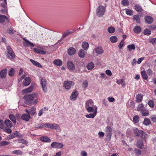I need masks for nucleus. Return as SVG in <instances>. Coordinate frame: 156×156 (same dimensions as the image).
Wrapping results in <instances>:
<instances>
[{"mask_svg": "<svg viewBox=\"0 0 156 156\" xmlns=\"http://www.w3.org/2000/svg\"><path fill=\"white\" fill-rule=\"evenodd\" d=\"M88 82L86 80H84L83 81L82 87H83L86 88L87 87Z\"/></svg>", "mask_w": 156, "mask_h": 156, "instance_id": "e2e57ef3", "label": "nucleus"}, {"mask_svg": "<svg viewBox=\"0 0 156 156\" xmlns=\"http://www.w3.org/2000/svg\"><path fill=\"white\" fill-rule=\"evenodd\" d=\"M36 108L34 107H33L31 108L30 110L29 111L27 109L25 110V111L27 114H29L32 116H34L36 114Z\"/></svg>", "mask_w": 156, "mask_h": 156, "instance_id": "9d476101", "label": "nucleus"}, {"mask_svg": "<svg viewBox=\"0 0 156 156\" xmlns=\"http://www.w3.org/2000/svg\"><path fill=\"white\" fill-rule=\"evenodd\" d=\"M79 55L80 58L84 57L85 55V52L84 51L83 49H81L79 52Z\"/></svg>", "mask_w": 156, "mask_h": 156, "instance_id": "473e14b6", "label": "nucleus"}, {"mask_svg": "<svg viewBox=\"0 0 156 156\" xmlns=\"http://www.w3.org/2000/svg\"><path fill=\"white\" fill-rule=\"evenodd\" d=\"M45 127H47L48 128L52 129V123H44Z\"/></svg>", "mask_w": 156, "mask_h": 156, "instance_id": "bf43d9fd", "label": "nucleus"}, {"mask_svg": "<svg viewBox=\"0 0 156 156\" xmlns=\"http://www.w3.org/2000/svg\"><path fill=\"white\" fill-rule=\"evenodd\" d=\"M30 118V115L28 114H24L21 116V118L23 120L26 121H29Z\"/></svg>", "mask_w": 156, "mask_h": 156, "instance_id": "5701e85b", "label": "nucleus"}, {"mask_svg": "<svg viewBox=\"0 0 156 156\" xmlns=\"http://www.w3.org/2000/svg\"><path fill=\"white\" fill-rule=\"evenodd\" d=\"M51 146L53 148H60L63 147V145L61 143L55 142L51 144Z\"/></svg>", "mask_w": 156, "mask_h": 156, "instance_id": "1a4fd4ad", "label": "nucleus"}, {"mask_svg": "<svg viewBox=\"0 0 156 156\" xmlns=\"http://www.w3.org/2000/svg\"><path fill=\"white\" fill-rule=\"evenodd\" d=\"M86 109L88 112H93L95 108H94L93 106L85 108Z\"/></svg>", "mask_w": 156, "mask_h": 156, "instance_id": "c03bdc74", "label": "nucleus"}, {"mask_svg": "<svg viewBox=\"0 0 156 156\" xmlns=\"http://www.w3.org/2000/svg\"><path fill=\"white\" fill-rule=\"evenodd\" d=\"M40 140L43 142H50L51 141L50 139L46 136L41 137L40 138Z\"/></svg>", "mask_w": 156, "mask_h": 156, "instance_id": "c85d7f7f", "label": "nucleus"}, {"mask_svg": "<svg viewBox=\"0 0 156 156\" xmlns=\"http://www.w3.org/2000/svg\"><path fill=\"white\" fill-rule=\"evenodd\" d=\"M14 134L15 135V137H17L18 138H21L23 136V135L17 131L14 132Z\"/></svg>", "mask_w": 156, "mask_h": 156, "instance_id": "de8ad7c7", "label": "nucleus"}, {"mask_svg": "<svg viewBox=\"0 0 156 156\" xmlns=\"http://www.w3.org/2000/svg\"><path fill=\"white\" fill-rule=\"evenodd\" d=\"M140 118L137 115L134 116L133 118V121L135 123H137L139 121Z\"/></svg>", "mask_w": 156, "mask_h": 156, "instance_id": "37998d69", "label": "nucleus"}, {"mask_svg": "<svg viewBox=\"0 0 156 156\" xmlns=\"http://www.w3.org/2000/svg\"><path fill=\"white\" fill-rule=\"evenodd\" d=\"M7 70L6 69H5L0 71V78H5L6 77Z\"/></svg>", "mask_w": 156, "mask_h": 156, "instance_id": "4468645a", "label": "nucleus"}, {"mask_svg": "<svg viewBox=\"0 0 156 156\" xmlns=\"http://www.w3.org/2000/svg\"><path fill=\"white\" fill-rule=\"evenodd\" d=\"M133 30L135 33H139L141 31V27L138 26H136L134 28Z\"/></svg>", "mask_w": 156, "mask_h": 156, "instance_id": "c9c22d12", "label": "nucleus"}, {"mask_svg": "<svg viewBox=\"0 0 156 156\" xmlns=\"http://www.w3.org/2000/svg\"><path fill=\"white\" fill-rule=\"evenodd\" d=\"M78 94V93L76 90H74L70 96V99L72 101H74L76 100Z\"/></svg>", "mask_w": 156, "mask_h": 156, "instance_id": "f8f14e48", "label": "nucleus"}, {"mask_svg": "<svg viewBox=\"0 0 156 156\" xmlns=\"http://www.w3.org/2000/svg\"><path fill=\"white\" fill-rule=\"evenodd\" d=\"M133 19L135 20L137 23H139L140 22V19L139 16L135 15L133 16Z\"/></svg>", "mask_w": 156, "mask_h": 156, "instance_id": "603ef678", "label": "nucleus"}, {"mask_svg": "<svg viewBox=\"0 0 156 156\" xmlns=\"http://www.w3.org/2000/svg\"><path fill=\"white\" fill-rule=\"evenodd\" d=\"M12 153L14 154L20 155L22 154V152L20 150H17L13 151Z\"/></svg>", "mask_w": 156, "mask_h": 156, "instance_id": "5fc2aeb1", "label": "nucleus"}, {"mask_svg": "<svg viewBox=\"0 0 156 156\" xmlns=\"http://www.w3.org/2000/svg\"><path fill=\"white\" fill-rule=\"evenodd\" d=\"M41 33L44 36H49L50 35L51 31L47 29L42 28L40 30Z\"/></svg>", "mask_w": 156, "mask_h": 156, "instance_id": "423d86ee", "label": "nucleus"}, {"mask_svg": "<svg viewBox=\"0 0 156 156\" xmlns=\"http://www.w3.org/2000/svg\"><path fill=\"white\" fill-rule=\"evenodd\" d=\"M143 97L141 94L136 95L135 98L136 101L138 103L141 102L142 100Z\"/></svg>", "mask_w": 156, "mask_h": 156, "instance_id": "aec40b11", "label": "nucleus"}, {"mask_svg": "<svg viewBox=\"0 0 156 156\" xmlns=\"http://www.w3.org/2000/svg\"><path fill=\"white\" fill-rule=\"evenodd\" d=\"M124 42L123 41V40H122V41L120 43L118 46L119 48V49H121L122 48V47L124 45Z\"/></svg>", "mask_w": 156, "mask_h": 156, "instance_id": "338daca9", "label": "nucleus"}, {"mask_svg": "<svg viewBox=\"0 0 156 156\" xmlns=\"http://www.w3.org/2000/svg\"><path fill=\"white\" fill-rule=\"evenodd\" d=\"M150 118L153 122H156V115H153L150 117Z\"/></svg>", "mask_w": 156, "mask_h": 156, "instance_id": "774afa93", "label": "nucleus"}, {"mask_svg": "<svg viewBox=\"0 0 156 156\" xmlns=\"http://www.w3.org/2000/svg\"><path fill=\"white\" fill-rule=\"evenodd\" d=\"M127 48H128L129 51H130L132 49L134 50L135 49V46L133 44L128 45Z\"/></svg>", "mask_w": 156, "mask_h": 156, "instance_id": "09e8293b", "label": "nucleus"}, {"mask_svg": "<svg viewBox=\"0 0 156 156\" xmlns=\"http://www.w3.org/2000/svg\"><path fill=\"white\" fill-rule=\"evenodd\" d=\"M37 95V94H28L24 97V98L25 100L26 103L27 104H36L38 102V99L37 98L35 99Z\"/></svg>", "mask_w": 156, "mask_h": 156, "instance_id": "f257e3e1", "label": "nucleus"}, {"mask_svg": "<svg viewBox=\"0 0 156 156\" xmlns=\"http://www.w3.org/2000/svg\"><path fill=\"white\" fill-rule=\"evenodd\" d=\"M23 44L25 46L28 47L30 46L31 47H34V44L27 40H24L23 42Z\"/></svg>", "mask_w": 156, "mask_h": 156, "instance_id": "dca6fc26", "label": "nucleus"}, {"mask_svg": "<svg viewBox=\"0 0 156 156\" xmlns=\"http://www.w3.org/2000/svg\"><path fill=\"white\" fill-rule=\"evenodd\" d=\"M9 142L6 141H2L0 143V146H5L9 144Z\"/></svg>", "mask_w": 156, "mask_h": 156, "instance_id": "6e6d98bb", "label": "nucleus"}, {"mask_svg": "<svg viewBox=\"0 0 156 156\" xmlns=\"http://www.w3.org/2000/svg\"><path fill=\"white\" fill-rule=\"evenodd\" d=\"M9 118L14 123H16V119L14 116L13 114H10L9 115Z\"/></svg>", "mask_w": 156, "mask_h": 156, "instance_id": "4c0bfd02", "label": "nucleus"}, {"mask_svg": "<svg viewBox=\"0 0 156 156\" xmlns=\"http://www.w3.org/2000/svg\"><path fill=\"white\" fill-rule=\"evenodd\" d=\"M141 130H138L136 128H135L133 129V132L136 136H139V135H140V133L141 132Z\"/></svg>", "mask_w": 156, "mask_h": 156, "instance_id": "c756f323", "label": "nucleus"}, {"mask_svg": "<svg viewBox=\"0 0 156 156\" xmlns=\"http://www.w3.org/2000/svg\"><path fill=\"white\" fill-rule=\"evenodd\" d=\"M115 28L112 27H110L108 28V31L110 33H113L115 31Z\"/></svg>", "mask_w": 156, "mask_h": 156, "instance_id": "49530a36", "label": "nucleus"}, {"mask_svg": "<svg viewBox=\"0 0 156 156\" xmlns=\"http://www.w3.org/2000/svg\"><path fill=\"white\" fill-rule=\"evenodd\" d=\"M94 67V64L92 62H91L90 63L88 64L87 66V68L88 70H91L93 69Z\"/></svg>", "mask_w": 156, "mask_h": 156, "instance_id": "a19ab883", "label": "nucleus"}, {"mask_svg": "<svg viewBox=\"0 0 156 156\" xmlns=\"http://www.w3.org/2000/svg\"><path fill=\"white\" fill-rule=\"evenodd\" d=\"M126 13L128 15L132 16L133 15V11L129 9H127L126 11Z\"/></svg>", "mask_w": 156, "mask_h": 156, "instance_id": "13d9d810", "label": "nucleus"}, {"mask_svg": "<svg viewBox=\"0 0 156 156\" xmlns=\"http://www.w3.org/2000/svg\"><path fill=\"white\" fill-rule=\"evenodd\" d=\"M41 83L42 85L43 90L44 92H46L47 90L46 86L47 84L46 80L45 79L41 78Z\"/></svg>", "mask_w": 156, "mask_h": 156, "instance_id": "0eeeda50", "label": "nucleus"}, {"mask_svg": "<svg viewBox=\"0 0 156 156\" xmlns=\"http://www.w3.org/2000/svg\"><path fill=\"white\" fill-rule=\"evenodd\" d=\"M136 145L140 149L145 148V147H144V143L143 142L142 140L138 141Z\"/></svg>", "mask_w": 156, "mask_h": 156, "instance_id": "a211bd4d", "label": "nucleus"}, {"mask_svg": "<svg viewBox=\"0 0 156 156\" xmlns=\"http://www.w3.org/2000/svg\"><path fill=\"white\" fill-rule=\"evenodd\" d=\"M94 102L91 100L87 101L85 104V108L93 106Z\"/></svg>", "mask_w": 156, "mask_h": 156, "instance_id": "a878e982", "label": "nucleus"}, {"mask_svg": "<svg viewBox=\"0 0 156 156\" xmlns=\"http://www.w3.org/2000/svg\"><path fill=\"white\" fill-rule=\"evenodd\" d=\"M9 75V76H13L15 74V70L13 68H11L8 73Z\"/></svg>", "mask_w": 156, "mask_h": 156, "instance_id": "8fccbe9b", "label": "nucleus"}, {"mask_svg": "<svg viewBox=\"0 0 156 156\" xmlns=\"http://www.w3.org/2000/svg\"><path fill=\"white\" fill-rule=\"evenodd\" d=\"M33 89V87L31 86L29 88L22 90V92L23 93H29L31 92Z\"/></svg>", "mask_w": 156, "mask_h": 156, "instance_id": "bb28decb", "label": "nucleus"}, {"mask_svg": "<svg viewBox=\"0 0 156 156\" xmlns=\"http://www.w3.org/2000/svg\"><path fill=\"white\" fill-rule=\"evenodd\" d=\"M67 66L69 69L70 70H73L75 67L71 61H68L67 63Z\"/></svg>", "mask_w": 156, "mask_h": 156, "instance_id": "f3484780", "label": "nucleus"}, {"mask_svg": "<svg viewBox=\"0 0 156 156\" xmlns=\"http://www.w3.org/2000/svg\"><path fill=\"white\" fill-rule=\"evenodd\" d=\"M105 10V7L102 5H100L96 10V13L97 16L99 17H102L104 14Z\"/></svg>", "mask_w": 156, "mask_h": 156, "instance_id": "7ed1b4c3", "label": "nucleus"}, {"mask_svg": "<svg viewBox=\"0 0 156 156\" xmlns=\"http://www.w3.org/2000/svg\"><path fill=\"white\" fill-rule=\"evenodd\" d=\"M135 10L138 12H141L143 9L141 7L138 5H135L134 6Z\"/></svg>", "mask_w": 156, "mask_h": 156, "instance_id": "79ce46f5", "label": "nucleus"}, {"mask_svg": "<svg viewBox=\"0 0 156 156\" xmlns=\"http://www.w3.org/2000/svg\"><path fill=\"white\" fill-rule=\"evenodd\" d=\"M7 51L6 53L7 58L10 60L14 59L16 58V55L12 49L9 46L7 47Z\"/></svg>", "mask_w": 156, "mask_h": 156, "instance_id": "f03ea898", "label": "nucleus"}, {"mask_svg": "<svg viewBox=\"0 0 156 156\" xmlns=\"http://www.w3.org/2000/svg\"><path fill=\"white\" fill-rule=\"evenodd\" d=\"M143 123L145 126H148L151 124V121L149 119L145 118Z\"/></svg>", "mask_w": 156, "mask_h": 156, "instance_id": "2f4dec72", "label": "nucleus"}, {"mask_svg": "<svg viewBox=\"0 0 156 156\" xmlns=\"http://www.w3.org/2000/svg\"><path fill=\"white\" fill-rule=\"evenodd\" d=\"M141 74L144 80H146L147 78V76L146 74V72L144 71H143L141 72Z\"/></svg>", "mask_w": 156, "mask_h": 156, "instance_id": "3c124183", "label": "nucleus"}, {"mask_svg": "<svg viewBox=\"0 0 156 156\" xmlns=\"http://www.w3.org/2000/svg\"><path fill=\"white\" fill-rule=\"evenodd\" d=\"M30 83V80L29 77H26L23 81V85L25 86H28Z\"/></svg>", "mask_w": 156, "mask_h": 156, "instance_id": "2eb2a0df", "label": "nucleus"}, {"mask_svg": "<svg viewBox=\"0 0 156 156\" xmlns=\"http://www.w3.org/2000/svg\"><path fill=\"white\" fill-rule=\"evenodd\" d=\"M53 63L55 65L58 66H60L62 65V61L58 59L55 60L53 61Z\"/></svg>", "mask_w": 156, "mask_h": 156, "instance_id": "72a5a7b5", "label": "nucleus"}, {"mask_svg": "<svg viewBox=\"0 0 156 156\" xmlns=\"http://www.w3.org/2000/svg\"><path fill=\"white\" fill-rule=\"evenodd\" d=\"M147 135V134L144 131L142 130L140 133V135H139V136H140L142 138H144L146 137Z\"/></svg>", "mask_w": 156, "mask_h": 156, "instance_id": "0e129e2a", "label": "nucleus"}, {"mask_svg": "<svg viewBox=\"0 0 156 156\" xmlns=\"http://www.w3.org/2000/svg\"><path fill=\"white\" fill-rule=\"evenodd\" d=\"M75 31L74 29L67 30L63 33L62 34V38H64L69 35L73 33Z\"/></svg>", "mask_w": 156, "mask_h": 156, "instance_id": "6e6552de", "label": "nucleus"}, {"mask_svg": "<svg viewBox=\"0 0 156 156\" xmlns=\"http://www.w3.org/2000/svg\"><path fill=\"white\" fill-rule=\"evenodd\" d=\"M112 127L109 126H108L105 129V132L108 140H110L111 139L112 134Z\"/></svg>", "mask_w": 156, "mask_h": 156, "instance_id": "20e7f679", "label": "nucleus"}, {"mask_svg": "<svg viewBox=\"0 0 156 156\" xmlns=\"http://www.w3.org/2000/svg\"><path fill=\"white\" fill-rule=\"evenodd\" d=\"M116 83L119 85L121 84L123 87H125L126 86V83L124 80L122 79H120L119 80H117Z\"/></svg>", "mask_w": 156, "mask_h": 156, "instance_id": "393cba45", "label": "nucleus"}, {"mask_svg": "<svg viewBox=\"0 0 156 156\" xmlns=\"http://www.w3.org/2000/svg\"><path fill=\"white\" fill-rule=\"evenodd\" d=\"M145 20L146 23L150 24L153 22V19L151 16H147L145 17Z\"/></svg>", "mask_w": 156, "mask_h": 156, "instance_id": "b1692460", "label": "nucleus"}, {"mask_svg": "<svg viewBox=\"0 0 156 156\" xmlns=\"http://www.w3.org/2000/svg\"><path fill=\"white\" fill-rule=\"evenodd\" d=\"M74 84V83L73 82L68 80L64 81L63 83V86L67 90H69Z\"/></svg>", "mask_w": 156, "mask_h": 156, "instance_id": "39448f33", "label": "nucleus"}, {"mask_svg": "<svg viewBox=\"0 0 156 156\" xmlns=\"http://www.w3.org/2000/svg\"><path fill=\"white\" fill-rule=\"evenodd\" d=\"M122 2L123 5L126 6L128 5L129 3V2L128 0H123Z\"/></svg>", "mask_w": 156, "mask_h": 156, "instance_id": "69168bd1", "label": "nucleus"}, {"mask_svg": "<svg viewBox=\"0 0 156 156\" xmlns=\"http://www.w3.org/2000/svg\"><path fill=\"white\" fill-rule=\"evenodd\" d=\"M76 52L75 49L73 47L69 48L68 51V54L70 55H73Z\"/></svg>", "mask_w": 156, "mask_h": 156, "instance_id": "412c9836", "label": "nucleus"}, {"mask_svg": "<svg viewBox=\"0 0 156 156\" xmlns=\"http://www.w3.org/2000/svg\"><path fill=\"white\" fill-rule=\"evenodd\" d=\"M5 125L8 127L11 128L12 126V124L9 119L5 120L4 122Z\"/></svg>", "mask_w": 156, "mask_h": 156, "instance_id": "cd10ccee", "label": "nucleus"}, {"mask_svg": "<svg viewBox=\"0 0 156 156\" xmlns=\"http://www.w3.org/2000/svg\"><path fill=\"white\" fill-rule=\"evenodd\" d=\"M137 110L140 111V112L144 109V107L142 104H140L138 105L137 108Z\"/></svg>", "mask_w": 156, "mask_h": 156, "instance_id": "58836bf2", "label": "nucleus"}, {"mask_svg": "<svg viewBox=\"0 0 156 156\" xmlns=\"http://www.w3.org/2000/svg\"><path fill=\"white\" fill-rule=\"evenodd\" d=\"M55 129V130H58L60 129L59 125L57 124L52 123V128L51 129Z\"/></svg>", "mask_w": 156, "mask_h": 156, "instance_id": "a18cd8bd", "label": "nucleus"}, {"mask_svg": "<svg viewBox=\"0 0 156 156\" xmlns=\"http://www.w3.org/2000/svg\"><path fill=\"white\" fill-rule=\"evenodd\" d=\"M144 34L148 35L151 33V31L149 29H146L145 30L144 32Z\"/></svg>", "mask_w": 156, "mask_h": 156, "instance_id": "052dcab7", "label": "nucleus"}, {"mask_svg": "<svg viewBox=\"0 0 156 156\" xmlns=\"http://www.w3.org/2000/svg\"><path fill=\"white\" fill-rule=\"evenodd\" d=\"M48 108L45 107L42 108L39 111V113L38 114V116H41L44 112V111H48Z\"/></svg>", "mask_w": 156, "mask_h": 156, "instance_id": "ea45409f", "label": "nucleus"}, {"mask_svg": "<svg viewBox=\"0 0 156 156\" xmlns=\"http://www.w3.org/2000/svg\"><path fill=\"white\" fill-rule=\"evenodd\" d=\"M97 107H96L94 109L93 113H90L89 114H87L85 115V116L87 118H94L97 114Z\"/></svg>", "mask_w": 156, "mask_h": 156, "instance_id": "9b49d317", "label": "nucleus"}, {"mask_svg": "<svg viewBox=\"0 0 156 156\" xmlns=\"http://www.w3.org/2000/svg\"><path fill=\"white\" fill-rule=\"evenodd\" d=\"M148 104L149 106L152 108H153L154 106V101H153L151 100L149 101Z\"/></svg>", "mask_w": 156, "mask_h": 156, "instance_id": "680f3d73", "label": "nucleus"}, {"mask_svg": "<svg viewBox=\"0 0 156 156\" xmlns=\"http://www.w3.org/2000/svg\"><path fill=\"white\" fill-rule=\"evenodd\" d=\"M30 61L34 65L38 67H41V65L38 62L32 59H30Z\"/></svg>", "mask_w": 156, "mask_h": 156, "instance_id": "f704fd0d", "label": "nucleus"}, {"mask_svg": "<svg viewBox=\"0 0 156 156\" xmlns=\"http://www.w3.org/2000/svg\"><path fill=\"white\" fill-rule=\"evenodd\" d=\"M35 126L37 128H42L45 127L44 123L38 124L36 125Z\"/></svg>", "mask_w": 156, "mask_h": 156, "instance_id": "4d7b16f0", "label": "nucleus"}, {"mask_svg": "<svg viewBox=\"0 0 156 156\" xmlns=\"http://www.w3.org/2000/svg\"><path fill=\"white\" fill-rule=\"evenodd\" d=\"M89 46L88 43L86 42H84L82 44V48L85 50H87L89 48Z\"/></svg>", "mask_w": 156, "mask_h": 156, "instance_id": "7c9ffc66", "label": "nucleus"}, {"mask_svg": "<svg viewBox=\"0 0 156 156\" xmlns=\"http://www.w3.org/2000/svg\"><path fill=\"white\" fill-rule=\"evenodd\" d=\"M18 141L19 143H22L25 145H27L28 143V142L27 140L23 139H19Z\"/></svg>", "mask_w": 156, "mask_h": 156, "instance_id": "864d4df0", "label": "nucleus"}, {"mask_svg": "<svg viewBox=\"0 0 156 156\" xmlns=\"http://www.w3.org/2000/svg\"><path fill=\"white\" fill-rule=\"evenodd\" d=\"M6 21L8 23L9 21L7 17L5 16L0 15V23H2Z\"/></svg>", "mask_w": 156, "mask_h": 156, "instance_id": "ddd939ff", "label": "nucleus"}, {"mask_svg": "<svg viewBox=\"0 0 156 156\" xmlns=\"http://www.w3.org/2000/svg\"><path fill=\"white\" fill-rule=\"evenodd\" d=\"M33 51L41 55H44L46 53L45 51L35 48H34Z\"/></svg>", "mask_w": 156, "mask_h": 156, "instance_id": "4be33fe9", "label": "nucleus"}, {"mask_svg": "<svg viewBox=\"0 0 156 156\" xmlns=\"http://www.w3.org/2000/svg\"><path fill=\"white\" fill-rule=\"evenodd\" d=\"M94 51L98 55L101 54L103 53V50L102 48L100 47H96L95 48Z\"/></svg>", "mask_w": 156, "mask_h": 156, "instance_id": "6ab92c4d", "label": "nucleus"}, {"mask_svg": "<svg viewBox=\"0 0 156 156\" xmlns=\"http://www.w3.org/2000/svg\"><path fill=\"white\" fill-rule=\"evenodd\" d=\"M140 114L142 115L146 116L148 115L149 113L148 110L144 109L140 112Z\"/></svg>", "mask_w": 156, "mask_h": 156, "instance_id": "e433bc0d", "label": "nucleus"}]
</instances>
